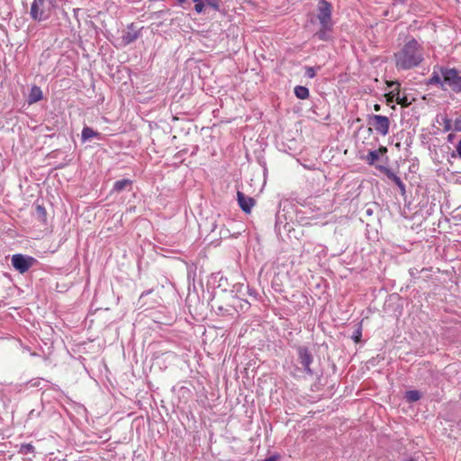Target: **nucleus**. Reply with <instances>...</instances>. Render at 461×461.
I'll return each instance as SVG.
<instances>
[{
	"label": "nucleus",
	"mask_w": 461,
	"mask_h": 461,
	"mask_svg": "<svg viewBox=\"0 0 461 461\" xmlns=\"http://www.w3.org/2000/svg\"><path fill=\"white\" fill-rule=\"evenodd\" d=\"M398 70H410L419 67L424 60L422 45L414 38L408 40L393 55Z\"/></svg>",
	"instance_id": "1"
},
{
	"label": "nucleus",
	"mask_w": 461,
	"mask_h": 461,
	"mask_svg": "<svg viewBox=\"0 0 461 461\" xmlns=\"http://www.w3.org/2000/svg\"><path fill=\"white\" fill-rule=\"evenodd\" d=\"M333 6L331 3L326 0H320L316 6L315 18L320 23V29L313 34L322 41H330L332 40V32L334 22L332 21Z\"/></svg>",
	"instance_id": "2"
},
{
	"label": "nucleus",
	"mask_w": 461,
	"mask_h": 461,
	"mask_svg": "<svg viewBox=\"0 0 461 461\" xmlns=\"http://www.w3.org/2000/svg\"><path fill=\"white\" fill-rule=\"evenodd\" d=\"M56 0H33L30 15L34 21L41 22L50 18Z\"/></svg>",
	"instance_id": "3"
},
{
	"label": "nucleus",
	"mask_w": 461,
	"mask_h": 461,
	"mask_svg": "<svg viewBox=\"0 0 461 461\" xmlns=\"http://www.w3.org/2000/svg\"><path fill=\"white\" fill-rule=\"evenodd\" d=\"M444 82L456 93L461 92V77L456 68H440Z\"/></svg>",
	"instance_id": "4"
},
{
	"label": "nucleus",
	"mask_w": 461,
	"mask_h": 461,
	"mask_svg": "<svg viewBox=\"0 0 461 461\" xmlns=\"http://www.w3.org/2000/svg\"><path fill=\"white\" fill-rule=\"evenodd\" d=\"M11 261L14 269L19 273L23 274L37 262V259L27 255L14 254L13 255Z\"/></svg>",
	"instance_id": "5"
},
{
	"label": "nucleus",
	"mask_w": 461,
	"mask_h": 461,
	"mask_svg": "<svg viewBox=\"0 0 461 461\" xmlns=\"http://www.w3.org/2000/svg\"><path fill=\"white\" fill-rule=\"evenodd\" d=\"M369 123L373 125L377 133L386 136L389 133L390 120L387 116L380 114H372L369 118Z\"/></svg>",
	"instance_id": "6"
},
{
	"label": "nucleus",
	"mask_w": 461,
	"mask_h": 461,
	"mask_svg": "<svg viewBox=\"0 0 461 461\" xmlns=\"http://www.w3.org/2000/svg\"><path fill=\"white\" fill-rule=\"evenodd\" d=\"M387 86L388 87L393 88L387 95L390 101L394 99L398 104H401L403 107H408L411 104L406 95H401V84L398 81L387 82Z\"/></svg>",
	"instance_id": "7"
},
{
	"label": "nucleus",
	"mask_w": 461,
	"mask_h": 461,
	"mask_svg": "<svg viewBox=\"0 0 461 461\" xmlns=\"http://www.w3.org/2000/svg\"><path fill=\"white\" fill-rule=\"evenodd\" d=\"M297 354H298V361L303 366V369L306 374L312 375L313 372L311 369V364L313 361V357L312 352L308 348L304 346L297 347Z\"/></svg>",
	"instance_id": "8"
},
{
	"label": "nucleus",
	"mask_w": 461,
	"mask_h": 461,
	"mask_svg": "<svg viewBox=\"0 0 461 461\" xmlns=\"http://www.w3.org/2000/svg\"><path fill=\"white\" fill-rule=\"evenodd\" d=\"M212 309L221 316H234L237 313L235 307L230 303H222L220 298L213 297Z\"/></svg>",
	"instance_id": "9"
},
{
	"label": "nucleus",
	"mask_w": 461,
	"mask_h": 461,
	"mask_svg": "<svg viewBox=\"0 0 461 461\" xmlns=\"http://www.w3.org/2000/svg\"><path fill=\"white\" fill-rule=\"evenodd\" d=\"M140 36V32L135 29L133 23H131L127 27V32H123L122 36V43L123 46H127L134 42Z\"/></svg>",
	"instance_id": "10"
},
{
	"label": "nucleus",
	"mask_w": 461,
	"mask_h": 461,
	"mask_svg": "<svg viewBox=\"0 0 461 461\" xmlns=\"http://www.w3.org/2000/svg\"><path fill=\"white\" fill-rule=\"evenodd\" d=\"M237 199H238V203H239L240 209L246 213L250 212L252 207L255 205V203H256L254 198L246 196L240 191L237 192Z\"/></svg>",
	"instance_id": "11"
},
{
	"label": "nucleus",
	"mask_w": 461,
	"mask_h": 461,
	"mask_svg": "<svg viewBox=\"0 0 461 461\" xmlns=\"http://www.w3.org/2000/svg\"><path fill=\"white\" fill-rule=\"evenodd\" d=\"M42 91L40 86H33L29 93L28 95V103L29 104H34L42 99Z\"/></svg>",
	"instance_id": "12"
},
{
	"label": "nucleus",
	"mask_w": 461,
	"mask_h": 461,
	"mask_svg": "<svg viewBox=\"0 0 461 461\" xmlns=\"http://www.w3.org/2000/svg\"><path fill=\"white\" fill-rule=\"evenodd\" d=\"M379 151L385 153L387 149L385 147H381L379 150H370L366 157V161L368 165H375V163L379 159Z\"/></svg>",
	"instance_id": "13"
},
{
	"label": "nucleus",
	"mask_w": 461,
	"mask_h": 461,
	"mask_svg": "<svg viewBox=\"0 0 461 461\" xmlns=\"http://www.w3.org/2000/svg\"><path fill=\"white\" fill-rule=\"evenodd\" d=\"M100 132L94 131L92 128L88 126H85L81 132V140L82 142H86L90 140L94 137H100Z\"/></svg>",
	"instance_id": "14"
},
{
	"label": "nucleus",
	"mask_w": 461,
	"mask_h": 461,
	"mask_svg": "<svg viewBox=\"0 0 461 461\" xmlns=\"http://www.w3.org/2000/svg\"><path fill=\"white\" fill-rule=\"evenodd\" d=\"M34 217L41 222L46 223L47 221V212L42 204H35Z\"/></svg>",
	"instance_id": "15"
},
{
	"label": "nucleus",
	"mask_w": 461,
	"mask_h": 461,
	"mask_svg": "<svg viewBox=\"0 0 461 461\" xmlns=\"http://www.w3.org/2000/svg\"><path fill=\"white\" fill-rule=\"evenodd\" d=\"M132 185V181L131 179H121L114 182L113 186V191L115 193H121L125 190L128 186Z\"/></svg>",
	"instance_id": "16"
},
{
	"label": "nucleus",
	"mask_w": 461,
	"mask_h": 461,
	"mask_svg": "<svg viewBox=\"0 0 461 461\" xmlns=\"http://www.w3.org/2000/svg\"><path fill=\"white\" fill-rule=\"evenodd\" d=\"M294 95L297 98L305 100L309 97V89L306 86H296L294 87Z\"/></svg>",
	"instance_id": "17"
},
{
	"label": "nucleus",
	"mask_w": 461,
	"mask_h": 461,
	"mask_svg": "<svg viewBox=\"0 0 461 461\" xmlns=\"http://www.w3.org/2000/svg\"><path fill=\"white\" fill-rule=\"evenodd\" d=\"M421 398V393L418 390H410L405 393V399L409 402H414Z\"/></svg>",
	"instance_id": "18"
},
{
	"label": "nucleus",
	"mask_w": 461,
	"mask_h": 461,
	"mask_svg": "<svg viewBox=\"0 0 461 461\" xmlns=\"http://www.w3.org/2000/svg\"><path fill=\"white\" fill-rule=\"evenodd\" d=\"M376 167L380 172L384 173L387 176V178L393 182L396 181V178L399 177L389 167L385 166H377Z\"/></svg>",
	"instance_id": "19"
},
{
	"label": "nucleus",
	"mask_w": 461,
	"mask_h": 461,
	"mask_svg": "<svg viewBox=\"0 0 461 461\" xmlns=\"http://www.w3.org/2000/svg\"><path fill=\"white\" fill-rule=\"evenodd\" d=\"M427 85H438L440 86V87L443 89V86H444V83L442 82L438 73H437L436 71H434L432 73V76L430 77V78L428 80L427 82Z\"/></svg>",
	"instance_id": "20"
},
{
	"label": "nucleus",
	"mask_w": 461,
	"mask_h": 461,
	"mask_svg": "<svg viewBox=\"0 0 461 461\" xmlns=\"http://www.w3.org/2000/svg\"><path fill=\"white\" fill-rule=\"evenodd\" d=\"M35 452V447L31 443L22 444L19 449V453L22 455L33 454Z\"/></svg>",
	"instance_id": "21"
},
{
	"label": "nucleus",
	"mask_w": 461,
	"mask_h": 461,
	"mask_svg": "<svg viewBox=\"0 0 461 461\" xmlns=\"http://www.w3.org/2000/svg\"><path fill=\"white\" fill-rule=\"evenodd\" d=\"M194 3V10L196 13L201 14L204 7H205V2L204 0H193Z\"/></svg>",
	"instance_id": "22"
},
{
	"label": "nucleus",
	"mask_w": 461,
	"mask_h": 461,
	"mask_svg": "<svg viewBox=\"0 0 461 461\" xmlns=\"http://www.w3.org/2000/svg\"><path fill=\"white\" fill-rule=\"evenodd\" d=\"M205 7H210L212 10L218 11L220 8V0H204Z\"/></svg>",
	"instance_id": "23"
},
{
	"label": "nucleus",
	"mask_w": 461,
	"mask_h": 461,
	"mask_svg": "<svg viewBox=\"0 0 461 461\" xmlns=\"http://www.w3.org/2000/svg\"><path fill=\"white\" fill-rule=\"evenodd\" d=\"M41 409H43V406L41 405ZM41 411L42 410H32L29 413H28V420H33V419H36V418H40L41 415Z\"/></svg>",
	"instance_id": "24"
},
{
	"label": "nucleus",
	"mask_w": 461,
	"mask_h": 461,
	"mask_svg": "<svg viewBox=\"0 0 461 461\" xmlns=\"http://www.w3.org/2000/svg\"><path fill=\"white\" fill-rule=\"evenodd\" d=\"M361 337H362V330L361 328H357L352 334L351 338L352 339L356 342V343H358L360 342L361 340Z\"/></svg>",
	"instance_id": "25"
},
{
	"label": "nucleus",
	"mask_w": 461,
	"mask_h": 461,
	"mask_svg": "<svg viewBox=\"0 0 461 461\" xmlns=\"http://www.w3.org/2000/svg\"><path fill=\"white\" fill-rule=\"evenodd\" d=\"M393 183H394V184L399 187V189H400V191H401V194H402V195H404V194H405V193H406V190H405V185H404V183L402 181V179H401L400 177H397V178H396V181H394Z\"/></svg>",
	"instance_id": "26"
},
{
	"label": "nucleus",
	"mask_w": 461,
	"mask_h": 461,
	"mask_svg": "<svg viewBox=\"0 0 461 461\" xmlns=\"http://www.w3.org/2000/svg\"><path fill=\"white\" fill-rule=\"evenodd\" d=\"M305 76L309 78H313L316 76V70L312 67L305 68Z\"/></svg>",
	"instance_id": "27"
},
{
	"label": "nucleus",
	"mask_w": 461,
	"mask_h": 461,
	"mask_svg": "<svg viewBox=\"0 0 461 461\" xmlns=\"http://www.w3.org/2000/svg\"><path fill=\"white\" fill-rule=\"evenodd\" d=\"M456 156L461 158V140L458 141V143L456 145V152L454 151L452 153V157L453 158H455Z\"/></svg>",
	"instance_id": "28"
},
{
	"label": "nucleus",
	"mask_w": 461,
	"mask_h": 461,
	"mask_svg": "<svg viewBox=\"0 0 461 461\" xmlns=\"http://www.w3.org/2000/svg\"><path fill=\"white\" fill-rule=\"evenodd\" d=\"M451 130V120L446 118L445 119V125H444V131H448Z\"/></svg>",
	"instance_id": "29"
},
{
	"label": "nucleus",
	"mask_w": 461,
	"mask_h": 461,
	"mask_svg": "<svg viewBox=\"0 0 461 461\" xmlns=\"http://www.w3.org/2000/svg\"><path fill=\"white\" fill-rule=\"evenodd\" d=\"M455 131H461V122L459 120L455 122Z\"/></svg>",
	"instance_id": "30"
},
{
	"label": "nucleus",
	"mask_w": 461,
	"mask_h": 461,
	"mask_svg": "<svg viewBox=\"0 0 461 461\" xmlns=\"http://www.w3.org/2000/svg\"><path fill=\"white\" fill-rule=\"evenodd\" d=\"M30 383H31V386L37 387V386L40 385L41 381L40 380H35V381H31Z\"/></svg>",
	"instance_id": "31"
},
{
	"label": "nucleus",
	"mask_w": 461,
	"mask_h": 461,
	"mask_svg": "<svg viewBox=\"0 0 461 461\" xmlns=\"http://www.w3.org/2000/svg\"><path fill=\"white\" fill-rule=\"evenodd\" d=\"M455 138H456V135L454 133H449L447 135V141L452 142L455 140Z\"/></svg>",
	"instance_id": "32"
},
{
	"label": "nucleus",
	"mask_w": 461,
	"mask_h": 461,
	"mask_svg": "<svg viewBox=\"0 0 461 461\" xmlns=\"http://www.w3.org/2000/svg\"><path fill=\"white\" fill-rule=\"evenodd\" d=\"M150 292H151L150 290H149V291H144V292L140 294V298H142V297H144V296L148 295Z\"/></svg>",
	"instance_id": "33"
},
{
	"label": "nucleus",
	"mask_w": 461,
	"mask_h": 461,
	"mask_svg": "<svg viewBox=\"0 0 461 461\" xmlns=\"http://www.w3.org/2000/svg\"><path fill=\"white\" fill-rule=\"evenodd\" d=\"M375 111H379L380 110V105L379 104H375Z\"/></svg>",
	"instance_id": "34"
},
{
	"label": "nucleus",
	"mask_w": 461,
	"mask_h": 461,
	"mask_svg": "<svg viewBox=\"0 0 461 461\" xmlns=\"http://www.w3.org/2000/svg\"><path fill=\"white\" fill-rule=\"evenodd\" d=\"M180 5L184 4L186 0H176Z\"/></svg>",
	"instance_id": "35"
}]
</instances>
